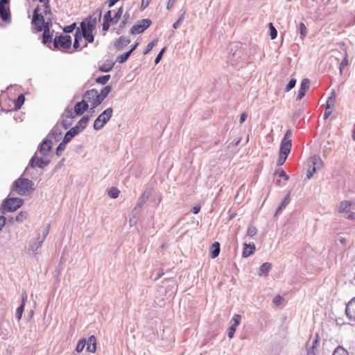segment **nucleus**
Here are the masks:
<instances>
[{
  "instance_id": "1",
  "label": "nucleus",
  "mask_w": 355,
  "mask_h": 355,
  "mask_svg": "<svg viewBox=\"0 0 355 355\" xmlns=\"http://www.w3.org/2000/svg\"><path fill=\"white\" fill-rule=\"evenodd\" d=\"M96 26V19L89 18L80 24V28H78L74 38L73 48L78 51L82 50L87 46L86 42L81 44L83 37L89 43H92L94 40L93 31Z\"/></svg>"
},
{
  "instance_id": "2",
  "label": "nucleus",
  "mask_w": 355,
  "mask_h": 355,
  "mask_svg": "<svg viewBox=\"0 0 355 355\" xmlns=\"http://www.w3.org/2000/svg\"><path fill=\"white\" fill-rule=\"evenodd\" d=\"M33 190V183L31 180L20 178L15 180L12 185V191L19 195H25Z\"/></svg>"
},
{
  "instance_id": "3",
  "label": "nucleus",
  "mask_w": 355,
  "mask_h": 355,
  "mask_svg": "<svg viewBox=\"0 0 355 355\" xmlns=\"http://www.w3.org/2000/svg\"><path fill=\"white\" fill-rule=\"evenodd\" d=\"M112 10H108L103 16V30L107 31L111 25L116 24L121 17L123 8H119L114 15Z\"/></svg>"
},
{
  "instance_id": "4",
  "label": "nucleus",
  "mask_w": 355,
  "mask_h": 355,
  "mask_svg": "<svg viewBox=\"0 0 355 355\" xmlns=\"http://www.w3.org/2000/svg\"><path fill=\"white\" fill-rule=\"evenodd\" d=\"M98 97V91L96 89H92L85 93L83 99L85 103H88V106H90L91 109L93 110L101 103Z\"/></svg>"
},
{
  "instance_id": "5",
  "label": "nucleus",
  "mask_w": 355,
  "mask_h": 355,
  "mask_svg": "<svg viewBox=\"0 0 355 355\" xmlns=\"http://www.w3.org/2000/svg\"><path fill=\"white\" fill-rule=\"evenodd\" d=\"M23 205V200L19 198H9L4 200L2 209L5 211H15Z\"/></svg>"
},
{
  "instance_id": "6",
  "label": "nucleus",
  "mask_w": 355,
  "mask_h": 355,
  "mask_svg": "<svg viewBox=\"0 0 355 355\" xmlns=\"http://www.w3.org/2000/svg\"><path fill=\"white\" fill-rule=\"evenodd\" d=\"M112 109L111 107L107 108L103 111L95 120L94 123V128L95 130L101 129L105 124L110 119L112 115Z\"/></svg>"
},
{
  "instance_id": "7",
  "label": "nucleus",
  "mask_w": 355,
  "mask_h": 355,
  "mask_svg": "<svg viewBox=\"0 0 355 355\" xmlns=\"http://www.w3.org/2000/svg\"><path fill=\"white\" fill-rule=\"evenodd\" d=\"M53 45L55 49L64 51L69 49L71 45V37L69 35H60L55 37Z\"/></svg>"
},
{
  "instance_id": "8",
  "label": "nucleus",
  "mask_w": 355,
  "mask_h": 355,
  "mask_svg": "<svg viewBox=\"0 0 355 355\" xmlns=\"http://www.w3.org/2000/svg\"><path fill=\"white\" fill-rule=\"evenodd\" d=\"M292 132L291 130H288L281 142L279 153L288 155L291 146H292Z\"/></svg>"
},
{
  "instance_id": "9",
  "label": "nucleus",
  "mask_w": 355,
  "mask_h": 355,
  "mask_svg": "<svg viewBox=\"0 0 355 355\" xmlns=\"http://www.w3.org/2000/svg\"><path fill=\"white\" fill-rule=\"evenodd\" d=\"M151 24L152 21L149 19H141L131 28L130 33L132 35L140 34L146 30Z\"/></svg>"
},
{
  "instance_id": "10",
  "label": "nucleus",
  "mask_w": 355,
  "mask_h": 355,
  "mask_svg": "<svg viewBox=\"0 0 355 355\" xmlns=\"http://www.w3.org/2000/svg\"><path fill=\"white\" fill-rule=\"evenodd\" d=\"M9 0H0V17L3 21L7 24H10L11 22L10 8L6 6Z\"/></svg>"
},
{
  "instance_id": "11",
  "label": "nucleus",
  "mask_w": 355,
  "mask_h": 355,
  "mask_svg": "<svg viewBox=\"0 0 355 355\" xmlns=\"http://www.w3.org/2000/svg\"><path fill=\"white\" fill-rule=\"evenodd\" d=\"M44 16L42 14L34 12L32 20V24L35 30L37 32L42 31L44 28H47L44 23Z\"/></svg>"
},
{
  "instance_id": "12",
  "label": "nucleus",
  "mask_w": 355,
  "mask_h": 355,
  "mask_svg": "<svg viewBox=\"0 0 355 355\" xmlns=\"http://www.w3.org/2000/svg\"><path fill=\"white\" fill-rule=\"evenodd\" d=\"M336 101V94L334 92L331 93V95L328 98L327 101V105L325 111L324 113V119H328L330 115L332 114L334 110V107L335 105Z\"/></svg>"
},
{
  "instance_id": "13",
  "label": "nucleus",
  "mask_w": 355,
  "mask_h": 355,
  "mask_svg": "<svg viewBox=\"0 0 355 355\" xmlns=\"http://www.w3.org/2000/svg\"><path fill=\"white\" fill-rule=\"evenodd\" d=\"M40 3L41 5L37 6V8L34 10V12L37 14H42L44 17H48L51 15V12L49 0H45L44 1Z\"/></svg>"
},
{
  "instance_id": "14",
  "label": "nucleus",
  "mask_w": 355,
  "mask_h": 355,
  "mask_svg": "<svg viewBox=\"0 0 355 355\" xmlns=\"http://www.w3.org/2000/svg\"><path fill=\"white\" fill-rule=\"evenodd\" d=\"M345 313L349 320L355 321V297L347 303Z\"/></svg>"
},
{
  "instance_id": "15",
  "label": "nucleus",
  "mask_w": 355,
  "mask_h": 355,
  "mask_svg": "<svg viewBox=\"0 0 355 355\" xmlns=\"http://www.w3.org/2000/svg\"><path fill=\"white\" fill-rule=\"evenodd\" d=\"M309 84H310V81L308 78H304L302 80L301 85H300V88L298 91L297 96V100H301L305 96L306 92L309 88Z\"/></svg>"
},
{
  "instance_id": "16",
  "label": "nucleus",
  "mask_w": 355,
  "mask_h": 355,
  "mask_svg": "<svg viewBox=\"0 0 355 355\" xmlns=\"http://www.w3.org/2000/svg\"><path fill=\"white\" fill-rule=\"evenodd\" d=\"M88 103H85V101L83 99L82 101L78 102L74 106V112L76 115H82L85 111L88 109Z\"/></svg>"
},
{
  "instance_id": "17",
  "label": "nucleus",
  "mask_w": 355,
  "mask_h": 355,
  "mask_svg": "<svg viewBox=\"0 0 355 355\" xmlns=\"http://www.w3.org/2000/svg\"><path fill=\"white\" fill-rule=\"evenodd\" d=\"M48 161L44 159L42 157H37L34 156L31 160V166L32 167L38 166L40 168H43L48 164Z\"/></svg>"
},
{
  "instance_id": "18",
  "label": "nucleus",
  "mask_w": 355,
  "mask_h": 355,
  "mask_svg": "<svg viewBox=\"0 0 355 355\" xmlns=\"http://www.w3.org/2000/svg\"><path fill=\"white\" fill-rule=\"evenodd\" d=\"M87 350L92 353L96 350V338L94 335H92L87 340Z\"/></svg>"
},
{
  "instance_id": "19",
  "label": "nucleus",
  "mask_w": 355,
  "mask_h": 355,
  "mask_svg": "<svg viewBox=\"0 0 355 355\" xmlns=\"http://www.w3.org/2000/svg\"><path fill=\"white\" fill-rule=\"evenodd\" d=\"M354 205V202L349 200L342 201L339 205L338 211L339 213H348L349 212V208Z\"/></svg>"
},
{
  "instance_id": "20",
  "label": "nucleus",
  "mask_w": 355,
  "mask_h": 355,
  "mask_svg": "<svg viewBox=\"0 0 355 355\" xmlns=\"http://www.w3.org/2000/svg\"><path fill=\"white\" fill-rule=\"evenodd\" d=\"M255 249V245L254 244L245 243L244 248L242 252L243 257H248L254 254Z\"/></svg>"
},
{
  "instance_id": "21",
  "label": "nucleus",
  "mask_w": 355,
  "mask_h": 355,
  "mask_svg": "<svg viewBox=\"0 0 355 355\" xmlns=\"http://www.w3.org/2000/svg\"><path fill=\"white\" fill-rule=\"evenodd\" d=\"M114 62L111 60H107L99 64V69L103 72L110 71L114 67Z\"/></svg>"
},
{
  "instance_id": "22",
  "label": "nucleus",
  "mask_w": 355,
  "mask_h": 355,
  "mask_svg": "<svg viewBox=\"0 0 355 355\" xmlns=\"http://www.w3.org/2000/svg\"><path fill=\"white\" fill-rule=\"evenodd\" d=\"M220 253V244L218 242H214L210 248V256L214 259L218 256Z\"/></svg>"
},
{
  "instance_id": "23",
  "label": "nucleus",
  "mask_w": 355,
  "mask_h": 355,
  "mask_svg": "<svg viewBox=\"0 0 355 355\" xmlns=\"http://www.w3.org/2000/svg\"><path fill=\"white\" fill-rule=\"evenodd\" d=\"M130 40L124 36L120 37L116 41L115 46L117 49H121L130 43Z\"/></svg>"
},
{
  "instance_id": "24",
  "label": "nucleus",
  "mask_w": 355,
  "mask_h": 355,
  "mask_svg": "<svg viewBox=\"0 0 355 355\" xmlns=\"http://www.w3.org/2000/svg\"><path fill=\"white\" fill-rule=\"evenodd\" d=\"M51 148V141H44L40 147V152L46 155Z\"/></svg>"
},
{
  "instance_id": "25",
  "label": "nucleus",
  "mask_w": 355,
  "mask_h": 355,
  "mask_svg": "<svg viewBox=\"0 0 355 355\" xmlns=\"http://www.w3.org/2000/svg\"><path fill=\"white\" fill-rule=\"evenodd\" d=\"M111 90L112 87L110 85H107L101 90V94H98V98H100L101 103L107 96Z\"/></svg>"
},
{
  "instance_id": "26",
  "label": "nucleus",
  "mask_w": 355,
  "mask_h": 355,
  "mask_svg": "<svg viewBox=\"0 0 355 355\" xmlns=\"http://www.w3.org/2000/svg\"><path fill=\"white\" fill-rule=\"evenodd\" d=\"M26 299H27V296L26 295H24L23 297H22V302H21V304L17 308V318L19 320L21 319V315H22V313L24 312V306H25V303H26Z\"/></svg>"
},
{
  "instance_id": "27",
  "label": "nucleus",
  "mask_w": 355,
  "mask_h": 355,
  "mask_svg": "<svg viewBox=\"0 0 355 355\" xmlns=\"http://www.w3.org/2000/svg\"><path fill=\"white\" fill-rule=\"evenodd\" d=\"M270 269H271V263H264L260 267L259 275L260 276L267 275Z\"/></svg>"
},
{
  "instance_id": "28",
  "label": "nucleus",
  "mask_w": 355,
  "mask_h": 355,
  "mask_svg": "<svg viewBox=\"0 0 355 355\" xmlns=\"http://www.w3.org/2000/svg\"><path fill=\"white\" fill-rule=\"evenodd\" d=\"M318 338V334L311 335L308 340V345H310L312 348H315L317 347Z\"/></svg>"
},
{
  "instance_id": "29",
  "label": "nucleus",
  "mask_w": 355,
  "mask_h": 355,
  "mask_svg": "<svg viewBox=\"0 0 355 355\" xmlns=\"http://www.w3.org/2000/svg\"><path fill=\"white\" fill-rule=\"evenodd\" d=\"M25 101V97L23 94H20L17 99L14 101L15 108L18 110L21 108V105L24 104Z\"/></svg>"
},
{
  "instance_id": "30",
  "label": "nucleus",
  "mask_w": 355,
  "mask_h": 355,
  "mask_svg": "<svg viewBox=\"0 0 355 355\" xmlns=\"http://www.w3.org/2000/svg\"><path fill=\"white\" fill-rule=\"evenodd\" d=\"M42 31H44L43 33V42L44 44H46L48 42H50L51 41V35L50 34V31L49 28H45Z\"/></svg>"
},
{
  "instance_id": "31",
  "label": "nucleus",
  "mask_w": 355,
  "mask_h": 355,
  "mask_svg": "<svg viewBox=\"0 0 355 355\" xmlns=\"http://www.w3.org/2000/svg\"><path fill=\"white\" fill-rule=\"evenodd\" d=\"M76 134V130H74V128H72L65 134L63 141L64 143H68L74 137Z\"/></svg>"
},
{
  "instance_id": "32",
  "label": "nucleus",
  "mask_w": 355,
  "mask_h": 355,
  "mask_svg": "<svg viewBox=\"0 0 355 355\" xmlns=\"http://www.w3.org/2000/svg\"><path fill=\"white\" fill-rule=\"evenodd\" d=\"M290 202V193H288L286 196L284 198L283 201L282 202L281 205L278 207L277 212L280 211L282 209L285 208L286 206Z\"/></svg>"
},
{
  "instance_id": "33",
  "label": "nucleus",
  "mask_w": 355,
  "mask_h": 355,
  "mask_svg": "<svg viewBox=\"0 0 355 355\" xmlns=\"http://www.w3.org/2000/svg\"><path fill=\"white\" fill-rule=\"evenodd\" d=\"M119 193L120 191L116 187H112L108 190V196L112 198H116Z\"/></svg>"
},
{
  "instance_id": "34",
  "label": "nucleus",
  "mask_w": 355,
  "mask_h": 355,
  "mask_svg": "<svg viewBox=\"0 0 355 355\" xmlns=\"http://www.w3.org/2000/svg\"><path fill=\"white\" fill-rule=\"evenodd\" d=\"M130 55H131L130 52H129V51L125 52V53L119 55L116 58V61L119 63H123L128 60V58L130 57Z\"/></svg>"
},
{
  "instance_id": "35",
  "label": "nucleus",
  "mask_w": 355,
  "mask_h": 355,
  "mask_svg": "<svg viewBox=\"0 0 355 355\" xmlns=\"http://www.w3.org/2000/svg\"><path fill=\"white\" fill-rule=\"evenodd\" d=\"M349 64V60H348V55L347 53H345V55L344 58L343 59L340 64V73H343V69Z\"/></svg>"
},
{
  "instance_id": "36",
  "label": "nucleus",
  "mask_w": 355,
  "mask_h": 355,
  "mask_svg": "<svg viewBox=\"0 0 355 355\" xmlns=\"http://www.w3.org/2000/svg\"><path fill=\"white\" fill-rule=\"evenodd\" d=\"M110 78V75H105V76H99L98 78H97L96 80V82L99 84L105 85L108 82Z\"/></svg>"
},
{
  "instance_id": "37",
  "label": "nucleus",
  "mask_w": 355,
  "mask_h": 355,
  "mask_svg": "<svg viewBox=\"0 0 355 355\" xmlns=\"http://www.w3.org/2000/svg\"><path fill=\"white\" fill-rule=\"evenodd\" d=\"M333 355H349L348 352L343 347H338L334 352Z\"/></svg>"
},
{
  "instance_id": "38",
  "label": "nucleus",
  "mask_w": 355,
  "mask_h": 355,
  "mask_svg": "<svg viewBox=\"0 0 355 355\" xmlns=\"http://www.w3.org/2000/svg\"><path fill=\"white\" fill-rule=\"evenodd\" d=\"M28 217V213L26 211H20L16 216L15 220L17 222H22L26 220Z\"/></svg>"
},
{
  "instance_id": "39",
  "label": "nucleus",
  "mask_w": 355,
  "mask_h": 355,
  "mask_svg": "<svg viewBox=\"0 0 355 355\" xmlns=\"http://www.w3.org/2000/svg\"><path fill=\"white\" fill-rule=\"evenodd\" d=\"M86 345V340L85 339H81L78 341L76 350L77 352H81L85 348Z\"/></svg>"
},
{
  "instance_id": "40",
  "label": "nucleus",
  "mask_w": 355,
  "mask_h": 355,
  "mask_svg": "<svg viewBox=\"0 0 355 355\" xmlns=\"http://www.w3.org/2000/svg\"><path fill=\"white\" fill-rule=\"evenodd\" d=\"M299 29H300L301 37H302V39H304L307 33V29L304 23L302 22L300 24Z\"/></svg>"
},
{
  "instance_id": "41",
  "label": "nucleus",
  "mask_w": 355,
  "mask_h": 355,
  "mask_svg": "<svg viewBox=\"0 0 355 355\" xmlns=\"http://www.w3.org/2000/svg\"><path fill=\"white\" fill-rule=\"evenodd\" d=\"M269 29H270V35L272 40L276 38L277 35V31L276 28L273 26L272 23L269 24Z\"/></svg>"
},
{
  "instance_id": "42",
  "label": "nucleus",
  "mask_w": 355,
  "mask_h": 355,
  "mask_svg": "<svg viewBox=\"0 0 355 355\" xmlns=\"http://www.w3.org/2000/svg\"><path fill=\"white\" fill-rule=\"evenodd\" d=\"M257 228L254 226H249L247 230V236L253 237L257 234Z\"/></svg>"
},
{
  "instance_id": "43",
  "label": "nucleus",
  "mask_w": 355,
  "mask_h": 355,
  "mask_svg": "<svg viewBox=\"0 0 355 355\" xmlns=\"http://www.w3.org/2000/svg\"><path fill=\"white\" fill-rule=\"evenodd\" d=\"M241 316L239 314H236L234 315V317L231 321V323L234 324V326H238L241 322Z\"/></svg>"
},
{
  "instance_id": "44",
  "label": "nucleus",
  "mask_w": 355,
  "mask_h": 355,
  "mask_svg": "<svg viewBox=\"0 0 355 355\" xmlns=\"http://www.w3.org/2000/svg\"><path fill=\"white\" fill-rule=\"evenodd\" d=\"M89 119L88 116L83 117L78 122L80 127H81L82 128H85V126L87 125L89 122Z\"/></svg>"
},
{
  "instance_id": "45",
  "label": "nucleus",
  "mask_w": 355,
  "mask_h": 355,
  "mask_svg": "<svg viewBox=\"0 0 355 355\" xmlns=\"http://www.w3.org/2000/svg\"><path fill=\"white\" fill-rule=\"evenodd\" d=\"M295 84H296V80L291 79L285 89V91L286 92L290 91L291 89H293L295 86Z\"/></svg>"
},
{
  "instance_id": "46",
  "label": "nucleus",
  "mask_w": 355,
  "mask_h": 355,
  "mask_svg": "<svg viewBox=\"0 0 355 355\" xmlns=\"http://www.w3.org/2000/svg\"><path fill=\"white\" fill-rule=\"evenodd\" d=\"M284 300V299L283 297H282L281 295H277L274 297L273 302L276 305H280L283 303Z\"/></svg>"
},
{
  "instance_id": "47",
  "label": "nucleus",
  "mask_w": 355,
  "mask_h": 355,
  "mask_svg": "<svg viewBox=\"0 0 355 355\" xmlns=\"http://www.w3.org/2000/svg\"><path fill=\"white\" fill-rule=\"evenodd\" d=\"M287 157H288V155H284V154H280L279 153V159H278V161H277V164L279 166H281V165L284 164V163L285 162L286 159H287Z\"/></svg>"
},
{
  "instance_id": "48",
  "label": "nucleus",
  "mask_w": 355,
  "mask_h": 355,
  "mask_svg": "<svg viewBox=\"0 0 355 355\" xmlns=\"http://www.w3.org/2000/svg\"><path fill=\"white\" fill-rule=\"evenodd\" d=\"M76 24L75 23H73L72 24L69 25V26H65L64 28V31L65 33H71L76 28Z\"/></svg>"
},
{
  "instance_id": "49",
  "label": "nucleus",
  "mask_w": 355,
  "mask_h": 355,
  "mask_svg": "<svg viewBox=\"0 0 355 355\" xmlns=\"http://www.w3.org/2000/svg\"><path fill=\"white\" fill-rule=\"evenodd\" d=\"M155 40L150 42L148 45H147V48L146 49V51H144V54H147L148 53L153 49V47L155 46Z\"/></svg>"
},
{
  "instance_id": "50",
  "label": "nucleus",
  "mask_w": 355,
  "mask_h": 355,
  "mask_svg": "<svg viewBox=\"0 0 355 355\" xmlns=\"http://www.w3.org/2000/svg\"><path fill=\"white\" fill-rule=\"evenodd\" d=\"M165 50H166V47H164L161 50V51L158 53V55H157L155 60V64H157L160 61Z\"/></svg>"
},
{
  "instance_id": "51",
  "label": "nucleus",
  "mask_w": 355,
  "mask_h": 355,
  "mask_svg": "<svg viewBox=\"0 0 355 355\" xmlns=\"http://www.w3.org/2000/svg\"><path fill=\"white\" fill-rule=\"evenodd\" d=\"M275 174L278 175L281 178H283L285 180H288V176L283 170L276 171Z\"/></svg>"
},
{
  "instance_id": "52",
  "label": "nucleus",
  "mask_w": 355,
  "mask_h": 355,
  "mask_svg": "<svg viewBox=\"0 0 355 355\" xmlns=\"http://www.w3.org/2000/svg\"><path fill=\"white\" fill-rule=\"evenodd\" d=\"M175 2H176V0H168L167 2V4H166V9L168 10H171L173 8Z\"/></svg>"
},
{
  "instance_id": "53",
  "label": "nucleus",
  "mask_w": 355,
  "mask_h": 355,
  "mask_svg": "<svg viewBox=\"0 0 355 355\" xmlns=\"http://www.w3.org/2000/svg\"><path fill=\"white\" fill-rule=\"evenodd\" d=\"M151 0H142L141 8V9H145L150 3Z\"/></svg>"
},
{
  "instance_id": "54",
  "label": "nucleus",
  "mask_w": 355,
  "mask_h": 355,
  "mask_svg": "<svg viewBox=\"0 0 355 355\" xmlns=\"http://www.w3.org/2000/svg\"><path fill=\"white\" fill-rule=\"evenodd\" d=\"M346 218L352 220H355V212H348L347 213Z\"/></svg>"
},
{
  "instance_id": "55",
  "label": "nucleus",
  "mask_w": 355,
  "mask_h": 355,
  "mask_svg": "<svg viewBox=\"0 0 355 355\" xmlns=\"http://www.w3.org/2000/svg\"><path fill=\"white\" fill-rule=\"evenodd\" d=\"M6 223V218L3 216H0V231L2 227L5 225Z\"/></svg>"
},
{
  "instance_id": "56",
  "label": "nucleus",
  "mask_w": 355,
  "mask_h": 355,
  "mask_svg": "<svg viewBox=\"0 0 355 355\" xmlns=\"http://www.w3.org/2000/svg\"><path fill=\"white\" fill-rule=\"evenodd\" d=\"M247 116H248V114L245 112L242 113L240 116V123H243L245 121Z\"/></svg>"
},
{
  "instance_id": "57",
  "label": "nucleus",
  "mask_w": 355,
  "mask_h": 355,
  "mask_svg": "<svg viewBox=\"0 0 355 355\" xmlns=\"http://www.w3.org/2000/svg\"><path fill=\"white\" fill-rule=\"evenodd\" d=\"M200 205H196V206H194L193 208H192V211L193 214H198L200 210Z\"/></svg>"
},
{
  "instance_id": "58",
  "label": "nucleus",
  "mask_w": 355,
  "mask_h": 355,
  "mask_svg": "<svg viewBox=\"0 0 355 355\" xmlns=\"http://www.w3.org/2000/svg\"><path fill=\"white\" fill-rule=\"evenodd\" d=\"M236 327L237 326H234V324L231 323V325H230V327L229 328V333H234L236 331Z\"/></svg>"
},
{
  "instance_id": "59",
  "label": "nucleus",
  "mask_w": 355,
  "mask_h": 355,
  "mask_svg": "<svg viewBox=\"0 0 355 355\" xmlns=\"http://www.w3.org/2000/svg\"><path fill=\"white\" fill-rule=\"evenodd\" d=\"M119 1V0H108V6L112 7Z\"/></svg>"
},
{
  "instance_id": "60",
  "label": "nucleus",
  "mask_w": 355,
  "mask_h": 355,
  "mask_svg": "<svg viewBox=\"0 0 355 355\" xmlns=\"http://www.w3.org/2000/svg\"><path fill=\"white\" fill-rule=\"evenodd\" d=\"M185 14H186V11L184 10L183 12V13L179 17V18L178 19V21L182 22L184 19Z\"/></svg>"
},
{
  "instance_id": "61",
  "label": "nucleus",
  "mask_w": 355,
  "mask_h": 355,
  "mask_svg": "<svg viewBox=\"0 0 355 355\" xmlns=\"http://www.w3.org/2000/svg\"><path fill=\"white\" fill-rule=\"evenodd\" d=\"M180 23H181L180 21L177 20L175 22L173 23V28L175 29L178 28L179 27Z\"/></svg>"
},
{
  "instance_id": "62",
  "label": "nucleus",
  "mask_w": 355,
  "mask_h": 355,
  "mask_svg": "<svg viewBox=\"0 0 355 355\" xmlns=\"http://www.w3.org/2000/svg\"><path fill=\"white\" fill-rule=\"evenodd\" d=\"M137 45H138V43H137H137H135V44L132 46V47L131 48V49L129 51V52H130V53H132V51H133L137 48Z\"/></svg>"
},
{
  "instance_id": "63",
  "label": "nucleus",
  "mask_w": 355,
  "mask_h": 355,
  "mask_svg": "<svg viewBox=\"0 0 355 355\" xmlns=\"http://www.w3.org/2000/svg\"><path fill=\"white\" fill-rule=\"evenodd\" d=\"M313 175V173L312 172H308L307 173V178H310Z\"/></svg>"
},
{
  "instance_id": "64",
  "label": "nucleus",
  "mask_w": 355,
  "mask_h": 355,
  "mask_svg": "<svg viewBox=\"0 0 355 355\" xmlns=\"http://www.w3.org/2000/svg\"><path fill=\"white\" fill-rule=\"evenodd\" d=\"M280 183H281V181H280V180H278V181H277V184L278 185H280Z\"/></svg>"
}]
</instances>
